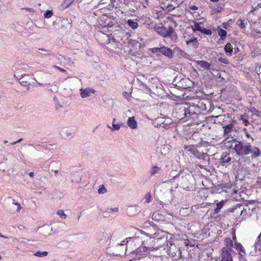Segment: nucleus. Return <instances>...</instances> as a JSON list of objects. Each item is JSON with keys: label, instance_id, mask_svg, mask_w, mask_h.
<instances>
[{"label": "nucleus", "instance_id": "4be33fe9", "mask_svg": "<svg viewBox=\"0 0 261 261\" xmlns=\"http://www.w3.org/2000/svg\"><path fill=\"white\" fill-rule=\"evenodd\" d=\"M234 247L238 251L239 253L241 252V254H245V250L242 244L238 242L234 243Z\"/></svg>", "mask_w": 261, "mask_h": 261}, {"label": "nucleus", "instance_id": "1a4fd4ad", "mask_svg": "<svg viewBox=\"0 0 261 261\" xmlns=\"http://www.w3.org/2000/svg\"><path fill=\"white\" fill-rule=\"evenodd\" d=\"M221 251V261H233L231 251L227 248H222Z\"/></svg>", "mask_w": 261, "mask_h": 261}, {"label": "nucleus", "instance_id": "a878e982", "mask_svg": "<svg viewBox=\"0 0 261 261\" xmlns=\"http://www.w3.org/2000/svg\"><path fill=\"white\" fill-rule=\"evenodd\" d=\"M218 34L222 40H224L227 35V32L220 28H218Z\"/></svg>", "mask_w": 261, "mask_h": 261}, {"label": "nucleus", "instance_id": "0eeeda50", "mask_svg": "<svg viewBox=\"0 0 261 261\" xmlns=\"http://www.w3.org/2000/svg\"><path fill=\"white\" fill-rule=\"evenodd\" d=\"M233 127V125L232 123H230L223 127L224 129V136L226 137L224 141L227 143L228 141L231 140V138L234 139L230 133H231Z\"/></svg>", "mask_w": 261, "mask_h": 261}, {"label": "nucleus", "instance_id": "8fccbe9b", "mask_svg": "<svg viewBox=\"0 0 261 261\" xmlns=\"http://www.w3.org/2000/svg\"><path fill=\"white\" fill-rule=\"evenodd\" d=\"M207 155L206 154H204V153H200L199 151H198V153L196 154V155H195V156H196L198 159H202V156H204V157H206Z\"/></svg>", "mask_w": 261, "mask_h": 261}, {"label": "nucleus", "instance_id": "f704fd0d", "mask_svg": "<svg viewBox=\"0 0 261 261\" xmlns=\"http://www.w3.org/2000/svg\"><path fill=\"white\" fill-rule=\"evenodd\" d=\"M160 170V168L158 166H154L152 167L150 170V173L151 175H154L156 173H158L159 171Z\"/></svg>", "mask_w": 261, "mask_h": 261}, {"label": "nucleus", "instance_id": "5701e85b", "mask_svg": "<svg viewBox=\"0 0 261 261\" xmlns=\"http://www.w3.org/2000/svg\"><path fill=\"white\" fill-rule=\"evenodd\" d=\"M127 24L133 30L137 29L139 26L137 21L133 19H128L127 21Z\"/></svg>", "mask_w": 261, "mask_h": 261}, {"label": "nucleus", "instance_id": "72a5a7b5", "mask_svg": "<svg viewBox=\"0 0 261 261\" xmlns=\"http://www.w3.org/2000/svg\"><path fill=\"white\" fill-rule=\"evenodd\" d=\"M200 32L208 36L211 35L212 33L211 29H207L203 27L201 28Z\"/></svg>", "mask_w": 261, "mask_h": 261}, {"label": "nucleus", "instance_id": "338daca9", "mask_svg": "<svg viewBox=\"0 0 261 261\" xmlns=\"http://www.w3.org/2000/svg\"><path fill=\"white\" fill-rule=\"evenodd\" d=\"M220 210V209H217V208L216 207L214 210V214H215V215L218 214L219 213Z\"/></svg>", "mask_w": 261, "mask_h": 261}, {"label": "nucleus", "instance_id": "473e14b6", "mask_svg": "<svg viewBox=\"0 0 261 261\" xmlns=\"http://www.w3.org/2000/svg\"><path fill=\"white\" fill-rule=\"evenodd\" d=\"M191 105V107L193 108V111H194L193 115H197V113H200L201 112V110L199 108H198V106L197 104L193 103Z\"/></svg>", "mask_w": 261, "mask_h": 261}, {"label": "nucleus", "instance_id": "bf43d9fd", "mask_svg": "<svg viewBox=\"0 0 261 261\" xmlns=\"http://www.w3.org/2000/svg\"><path fill=\"white\" fill-rule=\"evenodd\" d=\"M63 58H64V56L61 55H59L57 56V59L58 60H60L62 63H63Z\"/></svg>", "mask_w": 261, "mask_h": 261}, {"label": "nucleus", "instance_id": "09e8293b", "mask_svg": "<svg viewBox=\"0 0 261 261\" xmlns=\"http://www.w3.org/2000/svg\"><path fill=\"white\" fill-rule=\"evenodd\" d=\"M71 62V59L70 58L68 57H65L64 56L63 63L64 64H70V63Z\"/></svg>", "mask_w": 261, "mask_h": 261}, {"label": "nucleus", "instance_id": "393cba45", "mask_svg": "<svg viewBox=\"0 0 261 261\" xmlns=\"http://www.w3.org/2000/svg\"><path fill=\"white\" fill-rule=\"evenodd\" d=\"M181 174H183V172L181 171H180L176 175H175L173 177V179H176V178H179L181 181L182 182L187 183V181H188V179H187V178L186 177V176H181L180 177V175Z\"/></svg>", "mask_w": 261, "mask_h": 261}, {"label": "nucleus", "instance_id": "f8f14e48", "mask_svg": "<svg viewBox=\"0 0 261 261\" xmlns=\"http://www.w3.org/2000/svg\"><path fill=\"white\" fill-rule=\"evenodd\" d=\"M187 45L192 46L194 48L196 49L198 47L199 43L197 40V38L193 36L192 38H187L185 40Z\"/></svg>", "mask_w": 261, "mask_h": 261}, {"label": "nucleus", "instance_id": "2eb2a0df", "mask_svg": "<svg viewBox=\"0 0 261 261\" xmlns=\"http://www.w3.org/2000/svg\"><path fill=\"white\" fill-rule=\"evenodd\" d=\"M233 44L227 43L225 47L224 50L227 56L230 57L232 55L233 53Z\"/></svg>", "mask_w": 261, "mask_h": 261}, {"label": "nucleus", "instance_id": "864d4df0", "mask_svg": "<svg viewBox=\"0 0 261 261\" xmlns=\"http://www.w3.org/2000/svg\"><path fill=\"white\" fill-rule=\"evenodd\" d=\"M63 133H65V136L66 137H70L71 135V134H72V133H71L68 129V130H66L65 131H63Z\"/></svg>", "mask_w": 261, "mask_h": 261}, {"label": "nucleus", "instance_id": "052dcab7", "mask_svg": "<svg viewBox=\"0 0 261 261\" xmlns=\"http://www.w3.org/2000/svg\"><path fill=\"white\" fill-rule=\"evenodd\" d=\"M123 95L127 99H128L130 96V93H129L127 92H124L123 93Z\"/></svg>", "mask_w": 261, "mask_h": 261}, {"label": "nucleus", "instance_id": "ea45409f", "mask_svg": "<svg viewBox=\"0 0 261 261\" xmlns=\"http://www.w3.org/2000/svg\"><path fill=\"white\" fill-rule=\"evenodd\" d=\"M107 190L105 187L103 185L101 186L100 187L98 190V193L99 194H105L107 193Z\"/></svg>", "mask_w": 261, "mask_h": 261}, {"label": "nucleus", "instance_id": "6e6552de", "mask_svg": "<svg viewBox=\"0 0 261 261\" xmlns=\"http://www.w3.org/2000/svg\"><path fill=\"white\" fill-rule=\"evenodd\" d=\"M183 112V115L185 117H188L190 116L193 115L194 111H193V108L191 107V104L186 103L181 106L180 109Z\"/></svg>", "mask_w": 261, "mask_h": 261}, {"label": "nucleus", "instance_id": "e433bc0d", "mask_svg": "<svg viewBox=\"0 0 261 261\" xmlns=\"http://www.w3.org/2000/svg\"><path fill=\"white\" fill-rule=\"evenodd\" d=\"M237 24L241 29H244L246 28V24L244 22V21L242 19H238L237 21Z\"/></svg>", "mask_w": 261, "mask_h": 261}, {"label": "nucleus", "instance_id": "c756f323", "mask_svg": "<svg viewBox=\"0 0 261 261\" xmlns=\"http://www.w3.org/2000/svg\"><path fill=\"white\" fill-rule=\"evenodd\" d=\"M197 105L198 106V108L200 109L201 112L206 110L207 107L203 101L199 100Z\"/></svg>", "mask_w": 261, "mask_h": 261}, {"label": "nucleus", "instance_id": "a211bd4d", "mask_svg": "<svg viewBox=\"0 0 261 261\" xmlns=\"http://www.w3.org/2000/svg\"><path fill=\"white\" fill-rule=\"evenodd\" d=\"M127 123L128 126L132 129H135L137 127V123L134 117H129Z\"/></svg>", "mask_w": 261, "mask_h": 261}, {"label": "nucleus", "instance_id": "7c9ffc66", "mask_svg": "<svg viewBox=\"0 0 261 261\" xmlns=\"http://www.w3.org/2000/svg\"><path fill=\"white\" fill-rule=\"evenodd\" d=\"M48 253L47 251H37L35 253H34V255L35 256H38V257H44L48 255Z\"/></svg>", "mask_w": 261, "mask_h": 261}, {"label": "nucleus", "instance_id": "9d476101", "mask_svg": "<svg viewBox=\"0 0 261 261\" xmlns=\"http://www.w3.org/2000/svg\"><path fill=\"white\" fill-rule=\"evenodd\" d=\"M80 94L82 98H84L91 95V94H95V90L91 88H81L80 90Z\"/></svg>", "mask_w": 261, "mask_h": 261}, {"label": "nucleus", "instance_id": "de8ad7c7", "mask_svg": "<svg viewBox=\"0 0 261 261\" xmlns=\"http://www.w3.org/2000/svg\"><path fill=\"white\" fill-rule=\"evenodd\" d=\"M171 124V122L166 123L165 122H161V127H164L165 129H167L169 127V125Z\"/></svg>", "mask_w": 261, "mask_h": 261}, {"label": "nucleus", "instance_id": "412c9836", "mask_svg": "<svg viewBox=\"0 0 261 261\" xmlns=\"http://www.w3.org/2000/svg\"><path fill=\"white\" fill-rule=\"evenodd\" d=\"M225 244L226 245L225 247H223V248H227L228 250L232 251V248L233 247V242L230 239V238H227L225 240Z\"/></svg>", "mask_w": 261, "mask_h": 261}, {"label": "nucleus", "instance_id": "13d9d810", "mask_svg": "<svg viewBox=\"0 0 261 261\" xmlns=\"http://www.w3.org/2000/svg\"><path fill=\"white\" fill-rule=\"evenodd\" d=\"M13 204L17 205V211H19L21 209L20 205L17 202H15L14 200H13Z\"/></svg>", "mask_w": 261, "mask_h": 261}, {"label": "nucleus", "instance_id": "dca6fc26", "mask_svg": "<svg viewBox=\"0 0 261 261\" xmlns=\"http://www.w3.org/2000/svg\"><path fill=\"white\" fill-rule=\"evenodd\" d=\"M197 64L201 68L208 70L211 68V64L207 61L199 60L196 61Z\"/></svg>", "mask_w": 261, "mask_h": 261}, {"label": "nucleus", "instance_id": "603ef678", "mask_svg": "<svg viewBox=\"0 0 261 261\" xmlns=\"http://www.w3.org/2000/svg\"><path fill=\"white\" fill-rule=\"evenodd\" d=\"M244 254H241V252H239V261H247L244 256Z\"/></svg>", "mask_w": 261, "mask_h": 261}, {"label": "nucleus", "instance_id": "4468645a", "mask_svg": "<svg viewBox=\"0 0 261 261\" xmlns=\"http://www.w3.org/2000/svg\"><path fill=\"white\" fill-rule=\"evenodd\" d=\"M139 212L136 206H129L126 209V212L128 216H133L136 215Z\"/></svg>", "mask_w": 261, "mask_h": 261}, {"label": "nucleus", "instance_id": "0e129e2a", "mask_svg": "<svg viewBox=\"0 0 261 261\" xmlns=\"http://www.w3.org/2000/svg\"><path fill=\"white\" fill-rule=\"evenodd\" d=\"M236 209V207H231V208H228L226 212H233Z\"/></svg>", "mask_w": 261, "mask_h": 261}, {"label": "nucleus", "instance_id": "aec40b11", "mask_svg": "<svg viewBox=\"0 0 261 261\" xmlns=\"http://www.w3.org/2000/svg\"><path fill=\"white\" fill-rule=\"evenodd\" d=\"M185 149L187 150L190 153H192L194 155H196V154L198 153V150L197 148L194 147V146H184Z\"/></svg>", "mask_w": 261, "mask_h": 261}, {"label": "nucleus", "instance_id": "c9c22d12", "mask_svg": "<svg viewBox=\"0 0 261 261\" xmlns=\"http://www.w3.org/2000/svg\"><path fill=\"white\" fill-rule=\"evenodd\" d=\"M258 246H261V233L258 236L257 239L254 243V246L255 249H256Z\"/></svg>", "mask_w": 261, "mask_h": 261}, {"label": "nucleus", "instance_id": "2f4dec72", "mask_svg": "<svg viewBox=\"0 0 261 261\" xmlns=\"http://www.w3.org/2000/svg\"><path fill=\"white\" fill-rule=\"evenodd\" d=\"M115 121H116V119L113 118V121H112V126H113L112 129L119 130L120 128V126L122 125V123H116Z\"/></svg>", "mask_w": 261, "mask_h": 261}, {"label": "nucleus", "instance_id": "4d7b16f0", "mask_svg": "<svg viewBox=\"0 0 261 261\" xmlns=\"http://www.w3.org/2000/svg\"><path fill=\"white\" fill-rule=\"evenodd\" d=\"M55 68L58 69L61 72H66V70H65L63 68H62L58 66H55Z\"/></svg>", "mask_w": 261, "mask_h": 261}, {"label": "nucleus", "instance_id": "6ab92c4d", "mask_svg": "<svg viewBox=\"0 0 261 261\" xmlns=\"http://www.w3.org/2000/svg\"><path fill=\"white\" fill-rule=\"evenodd\" d=\"M152 219L156 221L161 222L164 220V217L160 214V211L155 212L152 215Z\"/></svg>", "mask_w": 261, "mask_h": 261}, {"label": "nucleus", "instance_id": "58836bf2", "mask_svg": "<svg viewBox=\"0 0 261 261\" xmlns=\"http://www.w3.org/2000/svg\"><path fill=\"white\" fill-rule=\"evenodd\" d=\"M53 15V12L52 10H47L44 13V17L46 18H49L51 17Z\"/></svg>", "mask_w": 261, "mask_h": 261}, {"label": "nucleus", "instance_id": "bb28decb", "mask_svg": "<svg viewBox=\"0 0 261 261\" xmlns=\"http://www.w3.org/2000/svg\"><path fill=\"white\" fill-rule=\"evenodd\" d=\"M74 0H64V1L61 5V7L63 9L67 8Z\"/></svg>", "mask_w": 261, "mask_h": 261}, {"label": "nucleus", "instance_id": "f3484780", "mask_svg": "<svg viewBox=\"0 0 261 261\" xmlns=\"http://www.w3.org/2000/svg\"><path fill=\"white\" fill-rule=\"evenodd\" d=\"M249 118L250 117L248 115L246 114H244L240 116V117L239 118V120L242 121L243 124L245 126H248L250 124V122L249 121Z\"/></svg>", "mask_w": 261, "mask_h": 261}, {"label": "nucleus", "instance_id": "423d86ee", "mask_svg": "<svg viewBox=\"0 0 261 261\" xmlns=\"http://www.w3.org/2000/svg\"><path fill=\"white\" fill-rule=\"evenodd\" d=\"M152 249L150 246H146L145 242H142L141 245L134 251L130 252V253H135L139 255H146Z\"/></svg>", "mask_w": 261, "mask_h": 261}, {"label": "nucleus", "instance_id": "680f3d73", "mask_svg": "<svg viewBox=\"0 0 261 261\" xmlns=\"http://www.w3.org/2000/svg\"><path fill=\"white\" fill-rule=\"evenodd\" d=\"M189 9L190 10H193V11H195V10H197L198 9V7L196 6H190L189 7Z\"/></svg>", "mask_w": 261, "mask_h": 261}, {"label": "nucleus", "instance_id": "20e7f679", "mask_svg": "<svg viewBox=\"0 0 261 261\" xmlns=\"http://www.w3.org/2000/svg\"><path fill=\"white\" fill-rule=\"evenodd\" d=\"M148 50L152 53L156 54L157 56H160L158 53H161V55L165 56L169 59H172L173 57V53L170 48L162 45L159 47L150 48Z\"/></svg>", "mask_w": 261, "mask_h": 261}, {"label": "nucleus", "instance_id": "7ed1b4c3", "mask_svg": "<svg viewBox=\"0 0 261 261\" xmlns=\"http://www.w3.org/2000/svg\"><path fill=\"white\" fill-rule=\"evenodd\" d=\"M155 31L163 37H169L174 42L177 40V36L176 32L172 26L169 27L168 30L163 25L154 28Z\"/></svg>", "mask_w": 261, "mask_h": 261}, {"label": "nucleus", "instance_id": "e2e57ef3", "mask_svg": "<svg viewBox=\"0 0 261 261\" xmlns=\"http://www.w3.org/2000/svg\"><path fill=\"white\" fill-rule=\"evenodd\" d=\"M222 9V7L219 6H217V8L215 9V10L217 11V12H221V10Z\"/></svg>", "mask_w": 261, "mask_h": 261}, {"label": "nucleus", "instance_id": "69168bd1", "mask_svg": "<svg viewBox=\"0 0 261 261\" xmlns=\"http://www.w3.org/2000/svg\"><path fill=\"white\" fill-rule=\"evenodd\" d=\"M142 85L143 86L146 88V89L147 90V91H148V92L151 91L150 89L149 88H148V87H147V86L145 84L142 83Z\"/></svg>", "mask_w": 261, "mask_h": 261}, {"label": "nucleus", "instance_id": "49530a36", "mask_svg": "<svg viewBox=\"0 0 261 261\" xmlns=\"http://www.w3.org/2000/svg\"><path fill=\"white\" fill-rule=\"evenodd\" d=\"M224 203L225 201L224 200H222L220 202L217 203L216 207L217 208V209L221 210L223 207Z\"/></svg>", "mask_w": 261, "mask_h": 261}, {"label": "nucleus", "instance_id": "ddd939ff", "mask_svg": "<svg viewBox=\"0 0 261 261\" xmlns=\"http://www.w3.org/2000/svg\"><path fill=\"white\" fill-rule=\"evenodd\" d=\"M32 76L30 74H23L22 75L20 79H18L20 84L24 87H26L29 85L30 83V80L32 79Z\"/></svg>", "mask_w": 261, "mask_h": 261}, {"label": "nucleus", "instance_id": "cd10ccee", "mask_svg": "<svg viewBox=\"0 0 261 261\" xmlns=\"http://www.w3.org/2000/svg\"><path fill=\"white\" fill-rule=\"evenodd\" d=\"M133 240V238H127L125 239V240H123L121 242L120 244H118L119 245H124L125 244L126 245L125 252L127 251V246L129 245V242L130 240Z\"/></svg>", "mask_w": 261, "mask_h": 261}, {"label": "nucleus", "instance_id": "a19ab883", "mask_svg": "<svg viewBox=\"0 0 261 261\" xmlns=\"http://www.w3.org/2000/svg\"><path fill=\"white\" fill-rule=\"evenodd\" d=\"M243 131L244 132L245 134V136L248 138V139H251L252 140V141H254V139L249 134V133L248 132V130L247 129V128H244L243 129Z\"/></svg>", "mask_w": 261, "mask_h": 261}, {"label": "nucleus", "instance_id": "c85d7f7f", "mask_svg": "<svg viewBox=\"0 0 261 261\" xmlns=\"http://www.w3.org/2000/svg\"><path fill=\"white\" fill-rule=\"evenodd\" d=\"M249 111L253 115L261 118V111H260L257 110L254 107H251Z\"/></svg>", "mask_w": 261, "mask_h": 261}, {"label": "nucleus", "instance_id": "774afa93", "mask_svg": "<svg viewBox=\"0 0 261 261\" xmlns=\"http://www.w3.org/2000/svg\"><path fill=\"white\" fill-rule=\"evenodd\" d=\"M167 8H169V10H172L175 8V7H173L172 5H168Z\"/></svg>", "mask_w": 261, "mask_h": 261}, {"label": "nucleus", "instance_id": "a18cd8bd", "mask_svg": "<svg viewBox=\"0 0 261 261\" xmlns=\"http://www.w3.org/2000/svg\"><path fill=\"white\" fill-rule=\"evenodd\" d=\"M252 9L250 11L249 13H253L255 10L261 7V2H259L255 7H252Z\"/></svg>", "mask_w": 261, "mask_h": 261}, {"label": "nucleus", "instance_id": "b1692460", "mask_svg": "<svg viewBox=\"0 0 261 261\" xmlns=\"http://www.w3.org/2000/svg\"><path fill=\"white\" fill-rule=\"evenodd\" d=\"M191 27L194 32L197 31L200 32L202 27L200 26L199 22L196 21H193V24L191 25Z\"/></svg>", "mask_w": 261, "mask_h": 261}, {"label": "nucleus", "instance_id": "f03ea898", "mask_svg": "<svg viewBox=\"0 0 261 261\" xmlns=\"http://www.w3.org/2000/svg\"><path fill=\"white\" fill-rule=\"evenodd\" d=\"M112 15H107L106 14L101 15L99 17L96 22V25L101 29L100 32L103 34L106 33H110L111 36L113 35V27L116 25L115 27H118L116 20L112 18Z\"/></svg>", "mask_w": 261, "mask_h": 261}, {"label": "nucleus", "instance_id": "5fc2aeb1", "mask_svg": "<svg viewBox=\"0 0 261 261\" xmlns=\"http://www.w3.org/2000/svg\"><path fill=\"white\" fill-rule=\"evenodd\" d=\"M152 125L155 127H161V123H158L156 121H154L152 122Z\"/></svg>", "mask_w": 261, "mask_h": 261}, {"label": "nucleus", "instance_id": "9b49d317", "mask_svg": "<svg viewBox=\"0 0 261 261\" xmlns=\"http://www.w3.org/2000/svg\"><path fill=\"white\" fill-rule=\"evenodd\" d=\"M231 161V157L227 152H223L220 159V163L221 165L226 166L227 164Z\"/></svg>", "mask_w": 261, "mask_h": 261}, {"label": "nucleus", "instance_id": "c03bdc74", "mask_svg": "<svg viewBox=\"0 0 261 261\" xmlns=\"http://www.w3.org/2000/svg\"><path fill=\"white\" fill-rule=\"evenodd\" d=\"M144 199L145 200V202L147 203H149L151 201V195L150 193H147L145 195Z\"/></svg>", "mask_w": 261, "mask_h": 261}, {"label": "nucleus", "instance_id": "79ce46f5", "mask_svg": "<svg viewBox=\"0 0 261 261\" xmlns=\"http://www.w3.org/2000/svg\"><path fill=\"white\" fill-rule=\"evenodd\" d=\"M119 209L118 207H114V208H108L107 209H106V211H103V212H108V213H111V212H118Z\"/></svg>", "mask_w": 261, "mask_h": 261}, {"label": "nucleus", "instance_id": "f257e3e1", "mask_svg": "<svg viewBox=\"0 0 261 261\" xmlns=\"http://www.w3.org/2000/svg\"><path fill=\"white\" fill-rule=\"evenodd\" d=\"M228 143L230 144L229 148L233 150L236 154L241 157L244 162H250L251 160L260 156V149L252 145L250 143L233 138L228 141Z\"/></svg>", "mask_w": 261, "mask_h": 261}, {"label": "nucleus", "instance_id": "6e6d98bb", "mask_svg": "<svg viewBox=\"0 0 261 261\" xmlns=\"http://www.w3.org/2000/svg\"><path fill=\"white\" fill-rule=\"evenodd\" d=\"M22 9H24L29 12H35L34 9H33V8H31L24 7V8H23Z\"/></svg>", "mask_w": 261, "mask_h": 261}, {"label": "nucleus", "instance_id": "39448f33", "mask_svg": "<svg viewBox=\"0 0 261 261\" xmlns=\"http://www.w3.org/2000/svg\"><path fill=\"white\" fill-rule=\"evenodd\" d=\"M169 254L172 257V261H179L182 258L181 251L179 248L172 245L168 249Z\"/></svg>", "mask_w": 261, "mask_h": 261}, {"label": "nucleus", "instance_id": "37998d69", "mask_svg": "<svg viewBox=\"0 0 261 261\" xmlns=\"http://www.w3.org/2000/svg\"><path fill=\"white\" fill-rule=\"evenodd\" d=\"M218 61L221 63H224L226 65L229 64V61L226 58H219L218 59Z\"/></svg>", "mask_w": 261, "mask_h": 261}, {"label": "nucleus", "instance_id": "4c0bfd02", "mask_svg": "<svg viewBox=\"0 0 261 261\" xmlns=\"http://www.w3.org/2000/svg\"><path fill=\"white\" fill-rule=\"evenodd\" d=\"M57 214L62 219H65L67 217V215L65 214L64 212L62 210H60L57 211Z\"/></svg>", "mask_w": 261, "mask_h": 261}, {"label": "nucleus", "instance_id": "3c124183", "mask_svg": "<svg viewBox=\"0 0 261 261\" xmlns=\"http://www.w3.org/2000/svg\"><path fill=\"white\" fill-rule=\"evenodd\" d=\"M233 44L234 45V46H233V52H234V54H237L240 51L239 48L234 43Z\"/></svg>", "mask_w": 261, "mask_h": 261}]
</instances>
